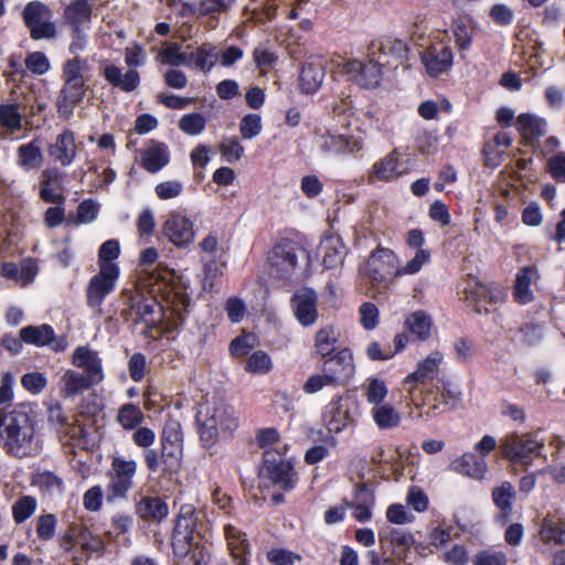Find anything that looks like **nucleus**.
<instances>
[{
	"label": "nucleus",
	"mask_w": 565,
	"mask_h": 565,
	"mask_svg": "<svg viewBox=\"0 0 565 565\" xmlns=\"http://www.w3.org/2000/svg\"><path fill=\"white\" fill-rule=\"evenodd\" d=\"M339 332L332 326H327L317 331L315 337L316 352L321 356L330 355L337 349Z\"/></svg>",
	"instance_id": "41"
},
{
	"label": "nucleus",
	"mask_w": 565,
	"mask_h": 565,
	"mask_svg": "<svg viewBox=\"0 0 565 565\" xmlns=\"http://www.w3.org/2000/svg\"><path fill=\"white\" fill-rule=\"evenodd\" d=\"M337 66L349 81L362 87L373 88L379 85L382 78V64L373 58H369L367 62L351 60L338 63Z\"/></svg>",
	"instance_id": "11"
},
{
	"label": "nucleus",
	"mask_w": 565,
	"mask_h": 565,
	"mask_svg": "<svg viewBox=\"0 0 565 565\" xmlns=\"http://www.w3.org/2000/svg\"><path fill=\"white\" fill-rule=\"evenodd\" d=\"M65 174L57 167L42 170L40 174V198L46 203L61 204L64 202L63 180Z\"/></svg>",
	"instance_id": "16"
},
{
	"label": "nucleus",
	"mask_w": 565,
	"mask_h": 565,
	"mask_svg": "<svg viewBox=\"0 0 565 565\" xmlns=\"http://www.w3.org/2000/svg\"><path fill=\"white\" fill-rule=\"evenodd\" d=\"M22 19L30 31L31 39L51 40L56 36L52 10L41 1L29 2L22 12Z\"/></svg>",
	"instance_id": "7"
},
{
	"label": "nucleus",
	"mask_w": 565,
	"mask_h": 565,
	"mask_svg": "<svg viewBox=\"0 0 565 565\" xmlns=\"http://www.w3.org/2000/svg\"><path fill=\"white\" fill-rule=\"evenodd\" d=\"M387 392L384 381L380 379H371L365 388L366 401L375 406L381 405L383 404Z\"/></svg>",
	"instance_id": "55"
},
{
	"label": "nucleus",
	"mask_w": 565,
	"mask_h": 565,
	"mask_svg": "<svg viewBox=\"0 0 565 565\" xmlns=\"http://www.w3.org/2000/svg\"><path fill=\"white\" fill-rule=\"evenodd\" d=\"M443 361V354L438 351L433 352L429 356L418 363L417 370L404 380V385L415 383H426L436 377L439 371V364Z\"/></svg>",
	"instance_id": "26"
},
{
	"label": "nucleus",
	"mask_w": 565,
	"mask_h": 565,
	"mask_svg": "<svg viewBox=\"0 0 565 565\" xmlns=\"http://www.w3.org/2000/svg\"><path fill=\"white\" fill-rule=\"evenodd\" d=\"M317 301V294L310 288H302L294 294L295 315L302 326L308 327L316 322L318 317Z\"/></svg>",
	"instance_id": "22"
},
{
	"label": "nucleus",
	"mask_w": 565,
	"mask_h": 565,
	"mask_svg": "<svg viewBox=\"0 0 565 565\" xmlns=\"http://www.w3.org/2000/svg\"><path fill=\"white\" fill-rule=\"evenodd\" d=\"M196 424L200 441L206 448L214 446L221 437L232 434L238 427L233 407L214 397L199 405Z\"/></svg>",
	"instance_id": "2"
},
{
	"label": "nucleus",
	"mask_w": 565,
	"mask_h": 565,
	"mask_svg": "<svg viewBox=\"0 0 565 565\" xmlns=\"http://www.w3.org/2000/svg\"><path fill=\"white\" fill-rule=\"evenodd\" d=\"M539 277L536 266H525L519 270L514 285V297L518 302L527 303L532 301L533 294L530 286L533 279H539Z\"/></svg>",
	"instance_id": "34"
},
{
	"label": "nucleus",
	"mask_w": 565,
	"mask_h": 565,
	"mask_svg": "<svg viewBox=\"0 0 565 565\" xmlns=\"http://www.w3.org/2000/svg\"><path fill=\"white\" fill-rule=\"evenodd\" d=\"M271 369V361L267 353L264 351L254 352L246 364V370L252 373L264 374Z\"/></svg>",
	"instance_id": "57"
},
{
	"label": "nucleus",
	"mask_w": 565,
	"mask_h": 565,
	"mask_svg": "<svg viewBox=\"0 0 565 565\" xmlns=\"http://www.w3.org/2000/svg\"><path fill=\"white\" fill-rule=\"evenodd\" d=\"M365 275L376 292H385L393 279L399 277L397 256L388 248H376L366 260Z\"/></svg>",
	"instance_id": "4"
},
{
	"label": "nucleus",
	"mask_w": 565,
	"mask_h": 565,
	"mask_svg": "<svg viewBox=\"0 0 565 565\" xmlns=\"http://www.w3.org/2000/svg\"><path fill=\"white\" fill-rule=\"evenodd\" d=\"M136 513L146 522L160 523L168 516L169 507L160 497L142 495L136 502Z\"/></svg>",
	"instance_id": "23"
},
{
	"label": "nucleus",
	"mask_w": 565,
	"mask_h": 565,
	"mask_svg": "<svg viewBox=\"0 0 565 565\" xmlns=\"http://www.w3.org/2000/svg\"><path fill=\"white\" fill-rule=\"evenodd\" d=\"M43 161L44 157L38 140H32L18 148V164L22 169L26 171L38 169L42 166Z\"/></svg>",
	"instance_id": "39"
},
{
	"label": "nucleus",
	"mask_w": 565,
	"mask_h": 565,
	"mask_svg": "<svg viewBox=\"0 0 565 565\" xmlns=\"http://www.w3.org/2000/svg\"><path fill=\"white\" fill-rule=\"evenodd\" d=\"M161 55L166 58V62L172 66L185 65L192 67L190 61V53L180 52L179 43H170L162 52Z\"/></svg>",
	"instance_id": "54"
},
{
	"label": "nucleus",
	"mask_w": 565,
	"mask_h": 565,
	"mask_svg": "<svg viewBox=\"0 0 565 565\" xmlns=\"http://www.w3.org/2000/svg\"><path fill=\"white\" fill-rule=\"evenodd\" d=\"M385 540L391 543L398 557H402L415 542L413 535L402 529H391Z\"/></svg>",
	"instance_id": "46"
},
{
	"label": "nucleus",
	"mask_w": 565,
	"mask_h": 565,
	"mask_svg": "<svg viewBox=\"0 0 565 565\" xmlns=\"http://www.w3.org/2000/svg\"><path fill=\"white\" fill-rule=\"evenodd\" d=\"M454 470L470 478L481 480L484 478L488 467L484 458L472 452L463 454L452 462Z\"/></svg>",
	"instance_id": "30"
},
{
	"label": "nucleus",
	"mask_w": 565,
	"mask_h": 565,
	"mask_svg": "<svg viewBox=\"0 0 565 565\" xmlns=\"http://www.w3.org/2000/svg\"><path fill=\"white\" fill-rule=\"evenodd\" d=\"M78 544L86 553H100L105 548L104 541L90 532L83 523H79V533H77Z\"/></svg>",
	"instance_id": "49"
},
{
	"label": "nucleus",
	"mask_w": 565,
	"mask_h": 565,
	"mask_svg": "<svg viewBox=\"0 0 565 565\" xmlns=\"http://www.w3.org/2000/svg\"><path fill=\"white\" fill-rule=\"evenodd\" d=\"M260 476L268 479L273 484L284 491H290L295 488L297 482V476L292 465L281 452L275 449L264 451Z\"/></svg>",
	"instance_id": "5"
},
{
	"label": "nucleus",
	"mask_w": 565,
	"mask_h": 565,
	"mask_svg": "<svg viewBox=\"0 0 565 565\" xmlns=\"http://www.w3.org/2000/svg\"><path fill=\"white\" fill-rule=\"evenodd\" d=\"M47 153L55 163H60L62 167L71 166L77 156L75 134L70 129H64L47 146Z\"/></svg>",
	"instance_id": "17"
},
{
	"label": "nucleus",
	"mask_w": 565,
	"mask_h": 565,
	"mask_svg": "<svg viewBox=\"0 0 565 565\" xmlns=\"http://www.w3.org/2000/svg\"><path fill=\"white\" fill-rule=\"evenodd\" d=\"M117 419L122 428L135 429L141 424L143 413L138 406L127 403L119 408Z\"/></svg>",
	"instance_id": "45"
},
{
	"label": "nucleus",
	"mask_w": 565,
	"mask_h": 565,
	"mask_svg": "<svg viewBox=\"0 0 565 565\" xmlns=\"http://www.w3.org/2000/svg\"><path fill=\"white\" fill-rule=\"evenodd\" d=\"M319 147L326 153L354 152L362 148L360 141L342 135H322L319 139Z\"/></svg>",
	"instance_id": "29"
},
{
	"label": "nucleus",
	"mask_w": 565,
	"mask_h": 565,
	"mask_svg": "<svg viewBox=\"0 0 565 565\" xmlns=\"http://www.w3.org/2000/svg\"><path fill=\"white\" fill-rule=\"evenodd\" d=\"M326 76V70L320 61L307 62L300 72L302 92L312 94L319 89Z\"/></svg>",
	"instance_id": "27"
},
{
	"label": "nucleus",
	"mask_w": 565,
	"mask_h": 565,
	"mask_svg": "<svg viewBox=\"0 0 565 565\" xmlns=\"http://www.w3.org/2000/svg\"><path fill=\"white\" fill-rule=\"evenodd\" d=\"M322 265L327 269L342 266L347 255V247L339 236L326 237L320 245Z\"/></svg>",
	"instance_id": "24"
},
{
	"label": "nucleus",
	"mask_w": 565,
	"mask_h": 565,
	"mask_svg": "<svg viewBox=\"0 0 565 565\" xmlns=\"http://www.w3.org/2000/svg\"><path fill=\"white\" fill-rule=\"evenodd\" d=\"M406 172V168H402L398 162L397 152L394 150L381 161L374 163L370 173V182L390 181Z\"/></svg>",
	"instance_id": "25"
},
{
	"label": "nucleus",
	"mask_w": 565,
	"mask_h": 565,
	"mask_svg": "<svg viewBox=\"0 0 565 565\" xmlns=\"http://www.w3.org/2000/svg\"><path fill=\"white\" fill-rule=\"evenodd\" d=\"M94 385H96V383L84 374L74 370H67L61 379L60 394L65 398L74 397Z\"/></svg>",
	"instance_id": "31"
},
{
	"label": "nucleus",
	"mask_w": 565,
	"mask_h": 565,
	"mask_svg": "<svg viewBox=\"0 0 565 565\" xmlns=\"http://www.w3.org/2000/svg\"><path fill=\"white\" fill-rule=\"evenodd\" d=\"M25 113L22 110V100L0 104V125L12 131H19L22 128V119Z\"/></svg>",
	"instance_id": "38"
},
{
	"label": "nucleus",
	"mask_w": 565,
	"mask_h": 565,
	"mask_svg": "<svg viewBox=\"0 0 565 565\" xmlns=\"http://www.w3.org/2000/svg\"><path fill=\"white\" fill-rule=\"evenodd\" d=\"M129 375L135 382L141 381L147 371L146 356L142 353H134L128 361Z\"/></svg>",
	"instance_id": "61"
},
{
	"label": "nucleus",
	"mask_w": 565,
	"mask_h": 565,
	"mask_svg": "<svg viewBox=\"0 0 565 565\" xmlns=\"http://www.w3.org/2000/svg\"><path fill=\"white\" fill-rule=\"evenodd\" d=\"M548 172L557 182H565V152H557L547 160Z\"/></svg>",
	"instance_id": "64"
},
{
	"label": "nucleus",
	"mask_w": 565,
	"mask_h": 565,
	"mask_svg": "<svg viewBox=\"0 0 565 565\" xmlns=\"http://www.w3.org/2000/svg\"><path fill=\"white\" fill-rule=\"evenodd\" d=\"M141 161L148 172H158L169 162L167 147L163 143H153L141 153Z\"/></svg>",
	"instance_id": "37"
},
{
	"label": "nucleus",
	"mask_w": 565,
	"mask_h": 565,
	"mask_svg": "<svg viewBox=\"0 0 565 565\" xmlns=\"http://www.w3.org/2000/svg\"><path fill=\"white\" fill-rule=\"evenodd\" d=\"M224 531L233 556L236 558L241 557L246 552L248 545L245 534L233 525L225 526Z\"/></svg>",
	"instance_id": "50"
},
{
	"label": "nucleus",
	"mask_w": 565,
	"mask_h": 565,
	"mask_svg": "<svg viewBox=\"0 0 565 565\" xmlns=\"http://www.w3.org/2000/svg\"><path fill=\"white\" fill-rule=\"evenodd\" d=\"M298 245L289 239H281L274 245L267 256L268 274L277 279H289L298 265Z\"/></svg>",
	"instance_id": "9"
},
{
	"label": "nucleus",
	"mask_w": 565,
	"mask_h": 565,
	"mask_svg": "<svg viewBox=\"0 0 565 565\" xmlns=\"http://www.w3.org/2000/svg\"><path fill=\"white\" fill-rule=\"evenodd\" d=\"M38 507L35 498L23 495L12 505V516L15 523L20 524L33 515Z\"/></svg>",
	"instance_id": "47"
},
{
	"label": "nucleus",
	"mask_w": 565,
	"mask_h": 565,
	"mask_svg": "<svg viewBox=\"0 0 565 565\" xmlns=\"http://www.w3.org/2000/svg\"><path fill=\"white\" fill-rule=\"evenodd\" d=\"M163 235L178 247L188 246L194 239L193 223L185 216L171 213L162 227Z\"/></svg>",
	"instance_id": "13"
},
{
	"label": "nucleus",
	"mask_w": 565,
	"mask_h": 565,
	"mask_svg": "<svg viewBox=\"0 0 565 565\" xmlns=\"http://www.w3.org/2000/svg\"><path fill=\"white\" fill-rule=\"evenodd\" d=\"M218 58L220 51L211 43H203L195 51L190 53L192 66L204 73L210 72L215 66Z\"/></svg>",
	"instance_id": "35"
},
{
	"label": "nucleus",
	"mask_w": 565,
	"mask_h": 565,
	"mask_svg": "<svg viewBox=\"0 0 565 565\" xmlns=\"http://www.w3.org/2000/svg\"><path fill=\"white\" fill-rule=\"evenodd\" d=\"M0 447L18 458L34 456L39 451L34 423L29 412L22 408L0 411Z\"/></svg>",
	"instance_id": "1"
},
{
	"label": "nucleus",
	"mask_w": 565,
	"mask_h": 565,
	"mask_svg": "<svg viewBox=\"0 0 565 565\" xmlns=\"http://www.w3.org/2000/svg\"><path fill=\"white\" fill-rule=\"evenodd\" d=\"M322 372H324L327 379L333 384L351 377L354 373L353 355L351 351L343 349L326 360L322 365Z\"/></svg>",
	"instance_id": "20"
},
{
	"label": "nucleus",
	"mask_w": 565,
	"mask_h": 565,
	"mask_svg": "<svg viewBox=\"0 0 565 565\" xmlns=\"http://www.w3.org/2000/svg\"><path fill=\"white\" fill-rule=\"evenodd\" d=\"M160 454L163 473L177 472L182 457V437L178 430H163Z\"/></svg>",
	"instance_id": "14"
},
{
	"label": "nucleus",
	"mask_w": 565,
	"mask_h": 565,
	"mask_svg": "<svg viewBox=\"0 0 565 565\" xmlns=\"http://www.w3.org/2000/svg\"><path fill=\"white\" fill-rule=\"evenodd\" d=\"M451 49L443 43H436L422 54V61L430 76L447 72L452 65Z\"/></svg>",
	"instance_id": "21"
},
{
	"label": "nucleus",
	"mask_w": 565,
	"mask_h": 565,
	"mask_svg": "<svg viewBox=\"0 0 565 565\" xmlns=\"http://www.w3.org/2000/svg\"><path fill=\"white\" fill-rule=\"evenodd\" d=\"M49 423L55 428L58 434L60 440L68 444L76 441L77 444L85 440V428L72 420L65 411L60 405H53L49 408Z\"/></svg>",
	"instance_id": "12"
},
{
	"label": "nucleus",
	"mask_w": 565,
	"mask_h": 565,
	"mask_svg": "<svg viewBox=\"0 0 565 565\" xmlns=\"http://www.w3.org/2000/svg\"><path fill=\"white\" fill-rule=\"evenodd\" d=\"M90 71L89 63L86 58L75 55L65 62L63 66V79L66 82H84L86 83L85 74Z\"/></svg>",
	"instance_id": "43"
},
{
	"label": "nucleus",
	"mask_w": 565,
	"mask_h": 565,
	"mask_svg": "<svg viewBox=\"0 0 565 565\" xmlns=\"http://www.w3.org/2000/svg\"><path fill=\"white\" fill-rule=\"evenodd\" d=\"M508 558L503 552L483 551L473 557V565H507Z\"/></svg>",
	"instance_id": "62"
},
{
	"label": "nucleus",
	"mask_w": 565,
	"mask_h": 565,
	"mask_svg": "<svg viewBox=\"0 0 565 565\" xmlns=\"http://www.w3.org/2000/svg\"><path fill=\"white\" fill-rule=\"evenodd\" d=\"M20 339L28 344H34L36 347L49 345L54 351H63L67 345L64 338L55 337L52 327L49 324L22 328L20 330Z\"/></svg>",
	"instance_id": "15"
},
{
	"label": "nucleus",
	"mask_w": 565,
	"mask_h": 565,
	"mask_svg": "<svg viewBox=\"0 0 565 565\" xmlns=\"http://www.w3.org/2000/svg\"><path fill=\"white\" fill-rule=\"evenodd\" d=\"M34 484L38 486L42 491L50 494H61L64 491L62 479L52 472H43L35 477Z\"/></svg>",
	"instance_id": "52"
},
{
	"label": "nucleus",
	"mask_w": 565,
	"mask_h": 565,
	"mask_svg": "<svg viewBox=\"0 0 565 565\" xmlns=\"http://www.w3.org/2000/svg\"><path fill=\"white\" fill-rule=\"evenodd\" d=\"M540 535L542 541L548 543V542H555L558 544L565 543V529L562 523L545 518L542 523V527L540 531Z\"/></svg>",
	"instance_id": "48"
},
{
	"label": "nucleus",
	"mask_w": 565,
	"mask_h": 565,
	"mask_svg": "<svg viewBox=\"0 0 565 565\" xmlns=\"http://www.w3.org/2000/svg\"><path fill=\"white\" fill-rule=\"evenodd\" d=\"M408 46L407 44L397 39H387L381 43L380 46V58L383 61L380 62L382 65L394 64V67H397L404 61L407 60Z\"/></svg>",
	"instance_id": "33"
},
{
	"label": "nucleus",
	"mask_w": 565,
	"mask_h": 565,
	"mask_svg": "<svg viewBox=\"0 0 565 565\" xmlns=\"http://www.w3.org/2000/svg\"><path fill=\"white\" fill-rule=\"evenodd\" d=\"M541 434L542 429L524 434H508L500 440L502 456L510 462L527 469L536 458L543 456L545 439Z\"/></svg>",
	"instance_id": "3"
},
{
	"label": "nucleus",
	"mask_w": 565,
	"mask_h": 565,
	"mask_svg": "<svg viewBox=\"0 0 565 565\" xmlns=\"http://www.w3.org/2000/svg\"><path fill=\"white\" fill-rule=\"evenodd\" d=\"M137 471V462L122 457H114L111 461L110 482L107 487L109 502L125 498L132 488V479Z\"/></svg>",
	"instance_id": "10"
},
{
	"label": "nucleus",
	"mask_w": 565,
	"mask_h": 565,
	"mask_svg": "<svg viewBox=\"0 0 565 565\" xmlns=\"http://www.w3.org/2000/svg\"><path fill=\"white\" fill-rule=\"evenodd\" d=\"M93 0H74L64 10L65 21L73 28H81L82 24L92 20Z\"/></svg>",
	"instance_id": "36"
},
{
	"label": "nucleus",
	"mask_w": 565,
	"mask_h": 565,
	"mask_svg": "<svg viewBox=\"0 0 565 565\" xmlns=\"http://www.w3.org/2000/svg\"><path fill=\"white\" fill-rule=\"evenodd\" d=\"M86 92V83L64 81L56 102L60 117L63 119H70L73 115L74 107L83 100Z\"/></svg>",
	"instance_id": "19"
},
{
	"label": "nucleus",
	"mask_w": 565,
	"mask_h": 565,
	"mask_svg": "<svg viewBox=\"0 0 565 565\" xmlns=\"http://www.w3.org/2000/svg\"><path fill=\"white\" fill-rule=\"evenodd\" d=\"M180 129L191 136L199 135L205 127V118L198 113L184 115L179 121Z\"/></svg>",
	"instance_id": "56"
},
{
	"label": "nucleus",
	"mask_w": 565,
	"mask_h": 565,
	"mask_svg": "<svg viewBox=\"0 0 565 565\" xmlns=\"http://www.w3.org/2000/svg\"><path fill=\"white\" fill-rule=\"evenodd\" d=\"M25 67L35 75H43L50 70V62L43 52H32L25 58Z\"/></svg>",
	"instance_id": "59"
},
{
	"label": "nucleus",
	"mask_w": 565,
	"mask_h": 565,
	"mask_svg": "<svg viewBox=\"0 0 565 565\" xmlns=\"http://www.w3.org/2000/svg\"><path fill=\"white\" fill-rule=\"evenodd\" d=\"M372 416L381 429H391L398 426L401 422L399 413L390 404L383 403L372 411Z\"/></svg>",
	"instance_id": "44"
},
{
	"label": "nucleus",
	"mask_w": 565,
	"mask_h": 565,
	"mask_svg": "<svg viewBox=\"0 0 565 565\" xmlns=\"http://www.w3.org/2000/svg\"><path fill=\"white\" fill-rule=\"evenodd\" d=\"M118 277L119 269L116 264L100 263L98 274L90 279L86 288L87 305L99 316L103 315L102 305L105 298L115 289Z\"/></svg>",
	"instance_id": "8"
},
{
	"label": "nucleus",
	"mask_w": 565,
	"mask_h": 565,
	"mask_svg": "<svg viewBox=\"0 0 565 565\" xmlns=\"http://www.w3.org/2000/svg\"><path fill=\"white\" fill-rule=\"evenodd\" d=\"M515 499L516 492L514 487L508 481L492 490V500L495 507L500 510L499 519L503 523L508 522L512 513Z\"/></svg>",
	"instance_id": "32"
},
{
	"label": "nucleus",
	"mask_w": 565,
	"mask_h": 565,
	"mask_svg": "<svg viewBox=\"0 0 565 565\" xmlns=\"http://www.w3.org/2000/svg\"><path fill=\"white\" fill-rule=\"evenodd\" d=\"M239 130L244 139H252L258 136L262 130L260 116L257 114L246 115L241 121Z\"/></svg>",
	"instance_id": "60"
},
{
	"label": "nucleus",
	"mask_w": 565,
	"mask_h": 565,
	"mask_svg": "<svg viewBox=\"0 0 565 565\" xmlns=\"http://www.w3.org/2000/svg\"><path fill=\"white\" fill-rule=\"evenodd\" d=\"M72 364L83 370L86 377L98 384L104 380L102 360L98 353L88 347H78L72 355Z\"/></svg>",
	"instance_id": "18"
},
{
	"label": "nucleus",
	"mask_w": 565,
	"mask_h": 565,
	"mask_svg": "<svg viewBox=\"0 0 565 565\" xmlns=\"http://www.w3.org/2000/svg\"><path fill=\"white\" fill-rule=\"evenodd\" d=\"M236 0H202L198 12L201 15H212L226 13Z\"/></svg>",
	"instance_id": "53"
},
{
	"label": "nucleus",
	"mask_w": 565,
	"mask_h": 565,
	"mask_svg": "<svg viewBox=\"0 0 565 565\" xmlns=\"http://www.w3.org/2000/svg\"><path fill=\"white\" fill-rule=\"evenodd\" d=\"M199 519L192 504H182L172 533V547L178 556H185L194 544Z\"/></svg>",
	"instance_id": "6"
},
{
	"label": "nucleus",
	"mask_w": 565,
	"mask_h": 565,
	"mask_svg": "<svg viewBox=\"0 0 565 565\" xmlns=\"http://www.w3.org/2000/svg\"><path fill=\"white\" fill-rule=\"evenodd\" d=\"M405 324L419 340H426L430 335L433 321L427 312L417 310L407 317Z\"/></svg>",
	"instance_id": "40"
},
{
	"label": "nucleus",
	"mask_w": 565,
	"mask_h": 565,
	"mask_svg": "<svg viewBox=\"0 0 565 565\" xmlns=\"http://www.w3.org/2000/svg\"><path fill=\"white\" fill-rule=\"evenodd\" d=\"M220 151L227 159V161L233 162L238 161L242 158L244 153V147L236 138H231L224 140L220 145Z\"/></svg>",
	"instance_id": "63"
},
{
	"label": "nucleus",
	"mask_w": 565,
	"mask_h": 565,
	"mask_svg": "<svg viewBox=\"0 0 565 565\" xmlns=\"http://www.w3.org/2000/svg\"><path fill=\"white\" fill-rule=\"evenodd\" d=\"M105 79L115 87H119L124 92L135 90L140 83L139 73L135 70H129L125 74L115 65H107L104 68Z\"/></svg>",
	"instance_id": "28"
},
{
	"label": "nucleus",
	"mask_w": 565,
	"mask_h": 565,
	"mask_svg": "<svg viewBox=\"0 0 565 565\" xmlns=\"http://www.w3.org/2000/svg\"><path fill=\"white\" fill-rule=\"evenodd\" d=\"M358 494H365V499L353 505V516L361 522L369 521L372 515L370 507L374 502L373 494L365 484H358Z\"/></svg>",
	"instance_id": "51"
},
{
	"label": "nucleus",
	"mask_w": 565,
	"mask_h": 565,
	"mask_svg": "<svg viewBox=\"0 0 565 565\" xmlns=\"http://www.w3.org/2000/svg\"><path fill=\"white\" fill-rule=\"evenodd\" d=\"M515 126L520 134L526 139H534L545 134L544 121L531 114H521Z\"/></svg>",
	"instance_id": "42"
},
{
	"label": "nucleus",
	"mask_w": 565,
	"mask_h": 565,
	"mask_svg": "<svg viewBox=\"0 0 565 565\" xmlns=\"http://www.w3.org/2000/svg\"><path fill=\"white\" fill-rule=\"evenodd\" d=\"M56 516L52 513L43 514L39 518L36 524V534L42 541H50L55 534Z\"/></svg>",
	"instance_id": "58"
}]
</instances>
